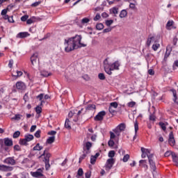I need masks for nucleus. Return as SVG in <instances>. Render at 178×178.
<instances>
[{"label": "nucleus", "instance_id": "obj_1", "mask_svg": "<svg viewBox=\"0 0 178 178\" xmlns=\"http://www.w3.org/2000/svg\"><path fill=\"white\" fill-rule=\"evenodd\" d=\"M64 47L66 52H72L77 48L87 47V44L81 43V35H76L74 37L65 39Z\"/></svg>", "mask_w": 178, "mask_h": 178}, {"label": "nucleus", "instance_id": "obj_2", "mask_svg": "<svg viewBox=\"0 0 178 178\" xmlns=\"http://www.w3.org/2000/svg\"><path fill=\"white\" fill-rule=\"evenodd\" d=\"M104 70L107 74H112V71L113 70H119V67H120V62L117 60L113 63H110L108 61V59H106L104 61Z\"/></svg>", "mask_w": 178, "mask_h": 178}, {"label": "nucleus", "instance_id": "obj_3", "mask_svg": "<svg viewBox=\"0 0 178 178\" xmlns=\"http://www.w3.org/2000/svg\"><path fill=\"white\" fill-rule=\"evenodd\" d=\"M147 158L150 165V169L152 170L153 176H155V175H156V172H155V170H156V165H155V162H154V160H152V156H147Z\"/></svg>", "mask_w": 178, "mask_h": 178}, {"label": "nucleus", "instance_id": "obj_4", "mask_svg": "<svg viewBox=\"0 0 178 178\" xmlns=\"http://www.w3.org/2000/svg\"><path fill=\"white\" fill-rule=\"evenodd\" d=\"M124 129H126V124L121 123L115 129H113V131H114L117 136H119L120 131H124Z\"/></svg>", "mask_w": 178, "mask_h": 178}, {"label": "nucleus", "instance_id": "obj_5", "mask_svg": "<svg viewBox=\"0 0 178 178\" xmlns=\"http://www.w3.org/2000/svg\"><path fill=\"white\" fill-rule=\"evenodd\" d=\"M31 62L33 66H38V62H39L38 54L35 53L33 54V55L31 56Z\"/></svg>", "mask_w": 178, "mask_h": 178}, {"label": "nucleus", "instance_id": "obj_6", "mask_svg": "<svg viewBox=\"0 0 178 178\" xmlns=\"http://www.w3.org/2000/svg\"><path fill=\"white\" fill-rule=\"evenodd\" d=\"M115 163V160L113 159H108L105 164L106 170H111L112 167Z\"/></svg>", "mask_w": 178, "mask_h": 178}, {"label": "nucleus", "instance_id": "obj_7", "mask_svg": "<svg viewBox=\"0 0 178 178\" xmlns=\"http://www.w3.org/2000/svg\"><path fill=\"white\" fill-rule=\"evenodd\" d=\"M49 151V149L47 148L44 149L43 154L39 156V158H42V156H44V162H49V158H51V154L48 152Z\"/></svg>", "mask_w": 178, "mask_h": 178}, {"label": "nucleus", "instance_id": "obj_8", "mask_svg": "<svg viewBox=\"0 0 178 178\" xmlns=\"http://www.w3.org/2000/svg\"><path fill=\"white\" fill-rule=\"evenodd\" d=\"M117 108H118V102H113L110 104L108 111L110 113H115V112H116Z\"/></svg>", "mask_w": 178, "mask_h": 178}, {"label": "nucleus", "instance_id": "obj_9", "mask_svg": "<svg viewBox=\"0 0 178 178\" xmlns=\"http://www.w3.org/2000/svg\"><path fill=\"white\" fill-rule=\"evenodd\" d=\"M13 167L9 165H5L3 164L0 165V172H12Z\"/></svg>", "mask_w": 178, "mask_h": 178}, {"label": "nucleus", "instance_id": "obj_10", "mask_svg": "<svg viewBox=\"0 0 178 178\" xmlns=\"http://www.w3.org/2000/svg\"><path fill=\"white\" fill-rule=\"evenodd\" d=\"M106 115V113L104 111H100L98 114L95 117V120L101 121L104 120V116Z\"/></svg>", "mask_w": 178, "mask_h": 178}, {"label": "nucleus", "instance_id": "obj_11", "mask_svg": "<svg viewBox=\"0 0 178 178\" xmlns=\"http://www.w3.org/2000/svg\"><path fill=\"white\" fill-rule=\"evenodd\" d=\"M168 143L171 147H174L175 144H176L175 136H173V132H170L169 134Z\"/></svg>", "mask_w": 178, "mask_h": 178}, {"label": "nucleus", "instance_id": "obj_12", "mask_svg": "<svg viewBox=\"0 0 178 178\" xmlns=\"http://www.w3.org/2000/svg\"><path fill=\"white\" fill-rule=\"evenodd\" d=\"M92 147V144L90 142H87L85 143L83 146V151L86 152V154H90V149Z\"/></svg>", "mask_w": 178, "mask_h": 178}, {"label": "nucleus", "instance_id": "obj_13", "mask_svg": "<svg viewBox=\"0 0 178 178\" xmlns=\"http://www.w3.org/2000/svg\"><path fill=\"white\" fill-rule=\"evenodd\" d=\"M31 175L33 177H42V176H43L42 170L38 169L36 172H31Z\"/></svg>", "mask_w": 178, "mask_h": 178}, {"label": "nucleus", "instance_id": "obj_14", "mask_svg": "<svg viewBox=\"0 0 178 178\" xmlns=\"http://www.w3.org/2000/svg\"><path fill=\"white\" fill-rule=\"evenodd\" d=\"M3 163H6L7 165H16V161H15L14 159L12 157H8L6 159L3 161Z\"/></svg>", "mask_w": 178, "mask_h": 178}, {"label": "nucleus", "instance_id": "obj_15", "mask_svg": "<svg viewBox=\"0 0 178 178\" xmlns=\"http://www.w3.org/2000/svg\"><path fill=\"white\" fill-rule=\"evenodd\" d=\"M30 33L29 32H20L17 35V38H26V37H29Z\"/></svg>", "mask_w": 178, "mask_h": 178}, {"label": "nucleus", "instance_id": "obj_16", "mask_svg": "<svg viewBox=\"0 0 178 178\" xmlns=\"http://www.w3.org/2000/svg\"><path fill=\"white\" fill-rule=\"evenodd\" d=\"M16 88L17 90H24V88H26V85L22 81H18L16 83Z\"/></svg>", "mask_w": 178, "mask_h": 178}, {"label": "nucleus", "instance_id": "obj_17", "mask_svg": "<svg viewBox=\"0 0 178 178\" xmlns=\"http://www.w3.org/2000/svg\"><path fill=\"white\" fill-rule=\"evenodd\" d=\"M38 20V17H31L30 19L26 20V24H33V23H35Z\"/></svg>", "mask_w": 178, "mask_h": 178}, {"label": "nucleus", "instance_id": "obj_18", "mask_svg": "<svg viewBox=\"0 0 178 178\" xmlns=\"http://www.w3.org/2000/svg\"><path fill=\"white\" fill-rule=\"evenodd\" d=\"M13 77H15V79H17V77H20L23 76V72L22 71H13L12 74Z\"/></svg>", "mask_w": 178, "mask_h": 178}, {"label": "nucleus", "instance_id": "obj_19", "mask_svg": "<svg viewBox=\"0 0 178 178\" xmlns=\"http://www.w3.org/2000/svg\"><path fill=\"white\" fill-rule=\"evenodd\" d=\"M4 144L7 147H10V146L13 145V141L8 138H4Z\"/></svg>", "mask_w": 178, "mask_h": 178}, {"label": "nucleus", "instance_id": "obj_20", "mask_svg": "<svg viewBox=\"0 0 178 178\" xmlns=\"http://www.w3.org/2000/svg\"><path fill=\"white\" fill-rule=\"evenodd\" d=\"M99 156V153H96L95 156H91L90 157V163L92 165H94L95 162L97 161V158Z\"/></svg>", "mask_w": 178, "mask_h": 178}, {"label": "nucleus", "instance_id": "obj_21", "mask_svg": "<svg viewBox=\"0 0 178 178\" xmlns=\"http://www.w3.org/2000/svg\"><path fill=\"white\" fill-rule=\"evenodd\" d=\"M134 129H135V135L134 136V140H136L137 138V132L138 131V122L137 120L134 122Z\"/></svg>", "mask_w": 178, "mask_h": 178}, {"label": "nucleus", "instance_id": "obj_22", "mask_svg": "<svg viewBox=\"0 0 178 178\" xmlns=\"http://www.w3.org/2000/svg\"><path fill=\"white\" fill-rule=\"evenodd\" d=\"M173 23H175L173 21H168L165 26L166 29L172 30V29H173Z\"/></svg>", "mask_w": 178, "mask_h": 178}, {"label": "nucleus", "instance_id": "obj_23", "mask_svg": "<svg viewBox=\"0 0 178 178\" xmlns=\"http://www.w3.org/2000/svg\"><path fill=\"white\" fill-rule=\"evenodd\" d=\"M37 99H39L40 101V105H42L45 102H44V93H41L39 95L36 96Z\"/></svg>", "mask_w": 178, "mask_h": 178}, {"label": "nucleus", "instance_id": "obj_24", "mask_svg": "<svg viewBox=\"0 0 178 178\" xmlns=\"http://www.w3.org/2000/svg\"><path fill=\"white\" fill-rule=\"evenodd\" d=\"M169 124L168 122H159V126L162 129V130H163V131H165L166 130V126H168Z\"/></svg>", "mask_w": 178, "mask_h": 178}, {"label": "nucleus", "instance_id": "obj_25", "mask_svg": "<svg viewBox=\"0 0 178 178\" xmlns=\"http://www.w3.org/2000/svg\"><path fill=\"white\" fill-rule=\"evenodd\" d=\"M140 166H143V168H145L146 169H148V165H147V161L145 160H140L139 161Z\"/></svg>", "mask_w": 178, "mask_h": 178}, {"label": "nucleus", "instance_id": "obj_26", "mask_svg": "<svg viewBox=\"0 0 178 178\" xmlns=\"http://www.w3.org/2000/svg\"><path fill=\"white\" fill-rule=\"evenodd\" d=\"M110 13H113V15H118L119 13V8L117 7H113L110 10Z\"/></svg>", "mask_w": 178, "mask_h": 178}, {"label": "nucleus", "instance_id": "obj_27", "mask_svg": "<svg viewBox=\"0 0 178 178\" xmlns=\"http://www.w3.org/2000/svg\"><path fill=\"white\" fill-rule=\"evenodd\" d=\"M40 74L43 77H48V76H51V74L50 72H48V71L42 70L40 72Z\"/></svg>", "mask_w": 178, "mask_h": 178}, {"label": "nucleus", "instance_id": "obj_28", "mask_svg": "<svg viewBox=\"0 0 178 178\" xmlns=\"http://www.w3.org/2000/svg\"><path fill=\"white\" fill-rule=\"evenodd\" d=\"M24 138L29 143L30 141H32V140H34V136H33L31 134L26 135Z\"/></svg>", "mask_w": 178, "mask_h": 178}, {"label": "nucleus", "instance_id": "obj_29", "mask_svg": "<svg viewBox=\"0 0 178 178\" xmlns=\"http://www.w3.org/2000/svg\"><path fill=\"white\" fill-rule=\"evenodd\" d=\"M127 16V11L126 10H122L120 13V17L123 19V17H126Z\"/></svg>", "mask_w": 178, "mask_h": 178}, {"label": "nucleus", "instance_id": "obj_30", "mask_svg": "<svg viewBox=\"0 0 178 178\" xmlns=\"http://www.w3.org/2000/svg\"><path fill=\"white\" fill-rule=\"evenodd\" d=\"M65 129H68V130H70V129H72V127L70 126V121L69 120V119L65 120Z\"/></svg>", "mask_w": 178, "mask_h": 178}, {"label": "nucleus", "instance_id": "obj_31", "mask_svg": "<svg viewBox=\"0 0 178 178\" xmlns=\"http://www.w3.org/2000/svg\"><path fill=\"white\" fill-rule=\"evenodd\" d=\"M42 146L40 145V143H37L36 145L33 147V151H41L42 149Z\"/></svg>", "mask_w": 178, "mask_h": 178}, {"label": "nucleus", "instance_id": "obj_32", "mask_svg": "<svg viewBox=\"0 0 178 178\" xmlns=\"http://www.w3.org/2000/svg\"><path fill=\"white\" fill-rule=\"evenodd\" d=\"M8 13V9H3L1 11V15L3 17V19H8V15H6Z\"/></svg>", "mask_w": 178, "mask_h": 178}, {"label": "nucleus", "instance_id": "obj_33", "mask_svg": "<svg viewBox=\"0 0 178 178\" xmlns=\"http://www.w3.org/2000/svg\"><path fill=\"white\" fill-rule=\"evenodd\" d=\"M55 141V136H50L49 138L47 140V144H52V143H54Z\"/></svg>", "mask_w": 178, "mask_h": 178}, {"label": "nucleus", "instance_id": "obj_34", "mask_svg": "<svg viewBox=\"0 0 178 178\" xmlns=\"http://www.w3.org/2000/svg\"><path fill=\"white\" fill-rule=\"evenodd\" d=\"M141 152L146 154L147 156H152V154L151 155H148V154H149V149H145L144 147H141Z\"/></svg>", "mask_w": 178, "mask_h": 178}, {"label": "nucleus", "instance_id": "obj_35", "mask_svg": "<svg viewBox=\"0 0 178 178\" xmlns=\"http://www.w3.org/2000/svg\"><path fill=\"white\" fill-rule=\"evenodd\" d=\"M87 155H88V154H87V152H85V150H83V154L79 157V162H81L83 159H85Z\"/></svg>", "mask_w": 178, "mask_h": 178}, {"label": "nucleus", "instance_id": "obj_36", "mask_svg": "<svg viewBox=\"0 0 178 178\" xmlns=\"http://www.w3.org/2000/svg\"><path fill=\"white\" fill-rule=\"evenodd\" d=\"M108 156L110 158V159H113V157H115V151L111 150L108 152Z\"/></svg>", "mask_w": 178, "mask_h": 178}, {"label": "nucleus", "instance_id": "obj_37", "mask_svg": "<svg viewBox=\"0 0 178 178\" xmlns=\"http://www.w3.org/2000/svg\"><path fill=\"white\" fill-rule=\"evenodd\" d=\"M22 118H23V115H22L20 114H16L15 115V117H13L12 119L13 120H20V119H22Z\"/></svg>", "mask_w": 178, "mask_h": 178}, {"label": "nucleus", "instance_id": "obj_38", "mask_svg": "<svg viewBox=\"0 0 178 178\" xmlns=\"http://www.w3.org/2000/svg\"><path fill=\"white\" fill-rule=\"evenodd\" d=\"M35 112L38 115H40L42 112V108L40 106L35 107Z\"/></svg>", "mask_w": 178, "mask_h": 178}, {"label": "nucleus", "instance_id": "obj_39", "mask_svg": "<svg viewBox=\"0 0 178 178\" xmlns=\"http://www.w3.org/2000/svg\"><path fill=\"white\" fill-rule=\"evenodd\" d=\"M29 142L27 141V140H26L25 139V138H24V139H21L20 140H19V144L21 145H27V143H28Z\"/></svg>", "mask_w": 178, "mask_h": 178}, {"label": "nucleus", "instance_id": "obj_40", "mask_svg": "<svg viewBox=\"0 0 178 178\" xmlns=\"http://www.w3.org/2000/svg\"><path fill=\"white\" fill-rule=\"evenodd\" d=\"M159 47H161V44H159V43H155L152 45V49L154 51H158Z\"/></svg>", "mask_w": 178, "mask_h": 178}, {"label": "nucleus", "instance_id": "obj_41", "mask_svg": "<svg viewBox=\"0 0 178 178\" xmlns=\"http://www.w3.org/2000/svg\"><path fill=\"white\" fill-rule=\"evenodd\" d=\"M5 20H8L9 23H15V20H13V17H9L8 15V18H4Z\"/></svg>", "mask_w": 178, "mask_h": 178}, {"label": "nucleus", "instance_id": "obj_42", "mask_svg": "<svg viewBox=\"0 0 178 178\" xmlns=\"http://www.w3.org/2000/svg\"><path fill=\"white\" fill-rule=\"evenodd\" d=\"M108 147H113L115 145V141L113 139H110L108 142Z\"/></svg>", "mask_w": 178, "mask_h": 178}, {"label": "nucleus", "instance_id": "obj_43", "mask_svg": "<svg viewBox=\"0 0 178 178\" xmlns=\"http://www.w3.org/2000/svg\"><path fill=\"white\" fill-rule=\"evenodd\" d=\"M76 112H77V110H74L72 111H70L69 113H68V117L69 118H73V116H74V115H76Z\"/></svg>", "mask_w": 178, "mask_h": 178}, {"label": "nucleus", "instance_id": "obj_44", "mask_svg": "<svg viewBox=\"0 0 178 178\" xmlns=\"http://www.w3.org/2000/svg\"><path fill=\"white\" fill-rule=\"evenodd\" d=\"M172 94H173V97H174V102H176V100L177 99V93H176V90L175 89H172L171 90Z\"/></svg>", "mask_w": 178, "mask_h": 178}, {"label": "nucleus", "instance_id": "obj_45", "mask_svg": "<svg viewBox=\"0 0 178 178\" xmlns=\"http://www.w3.org/2000/svg\"><path fill=\"white\" fill-rule=\"evenodd\" d=\"M130 159V155L129 154H125L122 159L123 162H127Z\"/></svg>", "mask_w": 178, "mask_h": 178}, {"label": "nucleus", "instance_id": "obj_46", "mask_svg": "<svg viewBox=\"0 0 178 178\" xmlns=\"http://www.w3.org/2000/svg\"><path fill=\"white\" fill-rule=\"evenodd\" d=\"M96 29H97V30H102L103 29H104V24H97V25H96Z\"/></svg>", "mask_w": 178, "mask_h": 178}, {"label": "nucleus", "instance_id": "obj_47", "mask_svg": "<svg viewBox=\"0 0 178 178\" xmlns=\"http://www.w3.org/2000/svg\"><path fill=\"white\" fill-rule=\"evenodd\" d=\"M19 136H20V131H17L14 133L13 137V138H17L18 137H19Z\"/></svg>", "mask_w": 178, "mask_h": 178}, {"label": "nucleus", "instance_id": "obj_48", "mask_svg": "<svg viewBox=\"0 0 178 178\" xmlns=\"http://www.w3.org/2000/svg\"><path fill=\"white\" fill-rule=\"evenodd\" d=\"M90 22V19L88 18H83L82 20H81V23L82 24H86L87 23H88Z\"/></svg>", "mask_w": 178, "mask_h": 178}, {"label": "nucleus", "instance_id": "obj_49", "mask_svg": "<svg viewBox=\"0 0 178 178\" xmlns=\"http://www.w3.org/2000/svg\"><path fill=\"white\" fill-rule=\"evenodd\" d=\"M113 24V20L109 19L106 21V25L109 27V26H111Z\"/></svg>", "mask_w": 178, "mask_h": 178}, {"label": "nucleus", "instance_id": "obj_50", "mask_svg": "<svg viewBox=\"0 0 178 178\" xmlns=\"http://www.w3.org/2000/svg\"><path fill=\"white\" fill-rule=\"evenodd\" d=\"M153 40H154V37H151L150 38H148L147 41V45L149 47V45H151V42H152Z\"/></svg>", "mask_w": 178, "mask_h": 178}, {"label": "nucleus", "instance_id": "obj_51", "mask_svg": "<svg viewBox=\"0 0 178 178\" xmlns=\"http://www.w3.org/2000/svg\"><path fill=\"white\" fill-rule=\"evenodd\" d=\"M29 19V15H24V16H22V17H21V21L22 22H27V19Z\"/></svg>", "mask_w": 178, "mask_h": 178}, {"label": "nucleus", "instance_id": "obj_52", "mask_svg": "<svg viewBox=\"0 0 178 178\" xmlns=\"http://www.w3.org/2000/svg\"><path fill=\"white\" fill-rule=\"evenodd\" d=\"M98 77L100 80H105V74L103 73H99Z\"/></svg>", "mask_w": 178, "mask_h": 178}, {"label": "nucleus", "instance_id": "obj_53", "mask_svg": "<svg viewBox=\"0 0 178 178\" xmlns=\"http://www.w3.org/2000/svg\"><path fill=\"white\" fill-rule=\"evenodd\" d=\"M101 19V15L99 14H97L96 16L93 18V20L95 22H97V20H99Z\"/></svg>", "mask_w": 178, "mask_h": 178}, {"label": "nucleus", "instance_id": "obj_54", "mask_svg": "<svg viewBox=\"0 0 178 178\" xmlns=\"http://www.w3.org/2000/svg\"><path fill=\"white\" fill-rule=\"evenodd\" d=\"M149 119L152 122H155V119H156L155 115L154 114H150Z\"/></svg>", "mask_w": 178, "mask_h": 178}, {"label": "nucleus", "instance_id": "obj_55", "mask_svg": "<svg viewBox=\"0 0 178 178\" xmlns=\"http://www.w3.org/2000/svg\"><path fill=\"white\" fill-rule=\"evenodd\" d=\"M116 137V135H115V133L110 131V140H113Z\"/></svg>", "mask_w": 178, "mask_h": 178}, {"label": "nucleus", "instance_id": "obj_56", "mask_svg": "<svg viewBox=\"0 0 178 178\" xmlns=\"http://www.w3.org/2000/svg\"><path fill=\"white\" fill-rule=\"evenodd\" d=\"M40 134H41V131H37L35 133V137H36L37 138H40Z\"/></svg>", "mask_w": 178, "mask_h": 178}, {"label": "nucleus", "instance_id": "obj_57", "mask_svg": "<svg viewBox=\"0 0 178 178\" xmlns=\"http://www.w3.org/2000/svg\"><path fill=\"white\" fill-rule=\"evenodd\" d=\"M85 177L86 178H90L91 177V172L90 171H88L85 173Z\"/></svg>", "mask_w": 178, "mask_h": 178}, {"label": "nucleus", "instance_id": "obj_58", "mask_svg": "<svg viewBox=\"0 0 178 178\" xmlns=\"http://www.w3.org/2000/svg\"><path fill=\"white\" fill-rule=\"evenodd\" d=\"M88 109L89 110H92V109H95V104H89L88 106Z\"/></svg>", "mask_w": 178, "mask_h": 178}, {"label": "nucleus", "instance_id": "obj_59", "mask_svg": "<svg viewBox=\"0 0 178 178\" xmlns=\"http://www.w3.org/2000/svg\"><path fill=\"white\" fill-rule=\"evenodd\" d=\"M134 105H136V102H131L128 103V106H129V108H133V106H134Z\"/></svg>", "mask_w": 178, "mask_h": 178}, {"label": "nucleus", "instance_id": "obj_60", "mask_svg": "<svg viewBox=\"0 0 178 178\" xmlns=\"http://www.w3.org/2000/svg\"><path fill=\"white\" fill-rule=\"evenodd\" d=\"M40 3H41V1H36L32 3L31 6H33L34 8H35L36 6H38V5H40Z\"/></svg>", "mask_w": 178, "mask_h": 178}, {"label": "nucleus", "instance_id": "obj_61", "mask_svg": "<svg viewBox=\"0 0 178 178\" xmlns=\"http://www.w3.org/2000/svg\"><path fill=\"white\" fill-rule=\"evenodd\" d=\"M129 8H131V9H136V2L135 3H130Z\"/></svg>", "mask_w": 178, "mask_h": 178}, {"label": "nucleus", "instance_id": "obj_62", "mask_svg": "<svg viewBox=\"0 0 178 178\" xmlns=\"http://www.w3.org/2000/svg\"><path fill=\"white\" fill-rule=\"evenodd\" d=\"M166 51L167 52H172V46H170V45L167 46Z\"/></svg>", "mask_w": 178, "mask_h": 178}, {"label": "nucleus", "instance_id": "obj_63", "mask_svg": "<svg viewBox=\"0 0 178 178\" xmlns=\"http://www.w3.org/2000/svg\"><path fill=\"white\" fill-rule=\"evenodd\" d=\"M172 161L174 162L175 166H178V157H177L176 159H174Z\"/></svg>", "mask_w": 178, "mask_h": 178}, {"label": "nucleus", "instance_id": "obj_64", "mask_svg": "<svg viewBox=\"0 0 178 178\" xmlns=\"http://www.w3.org/2000/svg\"><path fill=\"white\" fill-rule=\"evenodd\" d=\"M83 170L81 168H79V170H78V175L79 176H83Z\"/></svg>", "mask_w": 178, "mask_h": 178}]
</instances>
